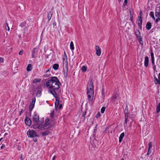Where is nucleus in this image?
Wrapping results in <instances>:
<instances>
[{
	"mask_svg": "<svg viewBox=\"0 0 160 160\" xmlns=\"http://www.w3.org/2000/svg\"><path fill=\"white\" fill-rule=\"evenodd\" d=\"M59 84H61L59 80L56 77H52L51 79L48 80L46 84L47 87L50 89L48 90V92L52 94L56 95L57 93L56 90L59 88Z\"/></svg>",
	"mask_w": 160,
	"mask_h": 160,
	"instance_id": "1",
	"label": "nucleus"
},
{
	"mask_svg": "<svg viewBox=\"0 0 160 160\" xmlns=\"http://www.w3.org/2000/svg\"><path fill=\"white\" fill-rule=\"evenodd\" d=\"M93 84L92 81H90L89 86L87 87V93L88 95V100L90 103H92L94 97Z\"/></svg>",
	"mask_w": 160,
	"mask_h": 160,
	"instance_id": "2",
	"label": "nucleus"
},
{
	"mask_svg": "<svg viewBox=\"0 0 160 160\" xmlns=\"http://www.w3.org/2000/svg\"><path fill=\"white\" fill-rule=\"evenodd\" d=\"M52 125L49 122V118H47L45 120L44 123L42 125L43 129L49 128L52 127Z\"/></svg>",
	"mask_w": 160,
	"mask_h": 160,
	"instance_id": "3",
	"label": "nucleus"
},
{
	"mask_svg": "<svg viewBox=\"0 0 160 160\" xmlns=\"http://www.w3.org/2000/svg\"><path fill=\"white\" fill-rule=\"evenodd\" d=\"M27 134L28 137L31 138L39 137V136L37 134L35 131L34 130H29L27 132Z\"/></svg>",
	"mask_w": 160,
	"mask_h": 160,
	"instance_id": "4",
	"label": "nucleus"
},
{
	"mask_svg": "<svg viewBox=\"0 0 160 160\" xmlns=\"http://www.w3.org/2000/svg\"><path fill=\"white\" fill-rule=\"evenodd\" d=\"M33 123L39 122V116L36 112H34L32 116Z\"/></svg>",
	"mask_w": 160,
	"mask_h": 160,
	"instance_id": "5",
	"label": "nucleus"
},
{
	"mask_svg": "<svg viewBox=\"0 0 160 160\" xmlns=\"http://www.w3.org/2000/svg\"><path fill=\"white\" fill-rule=\"evenodd\" d=\"M34 124L33 125V128L34 129H38L40 130L43 129L41 125L39 123H34Z\"/></svg>",
	"mask_w": 160,
	"mask_h": 160,
	"instance_id": "6",
	"label": "nucleus"
},
{
	"mask_svg": "<svg viewBox=\"0 0 160 160\" xmlns=\"http://www.w3.org/2000/svg\"><path fill=\"white\" fill-rule=\"evenodd\" d=\"M68 65H65V68H63L64 75L65 78H67L68 77Z\"/></svg>",
	"mask_w": 160,
	"mask_h": 160,
	"instance_id": "7",
	"label": "nucleus"
},
{
	"mask_svg": "<svg viewBox=\"0 0 160 160\" xmlns=\"http://www.w3.org/2000/svg\"><path fill=\"white\" fill-rule=\"evenodd\" d=\"M25 123L26 125L30 126L31 124L32 121L29 118L26 117L25 119Z\"/></svg>",
	"mask_w": 160,
	"mask_h": 160,
	"instance_id": "8",
	"label": "nucleus"
},
{
	"mask_svg": "<svg viewBox=\"0 0 160 160\" xmlns=\"http://www.w3.org/2000/svg\"><path fill=\"white\" fill-rule=\"evenodd\" d=\"M63 66H64V64L68 65L67 56L65 51L64 52V57L63 58Z\"/></svg>",
	"mask_w": 160,
	"mask_h": 160,
	"instance_id": "9",
	"label": "nucleus"
},
{
	"mask_svg": "<svg viewBox=\"0 0 160 160\" xmlns=\"http://www.w3.org/2000/svg\"><path fill=\"white\" fill-rule=\"evenodd\" d=\"M154 82L155 84H160V73L158 75V78L154 76Z\"/></svg>",
	"mask_w": 160,
	"mask_h": 160,
	"instance_id": "10",
	"label": "nucleus"
},
{
	"mask_svg": "<svg viewBox=\"0 0 160 160\" xmlns=\"http://www.w3.org/2000/svg\"><path fill=\"white\" fill-rule=\"evenodd\" d=\"M119 97V95L118 94L117 92L112 97V101L114 102L116 100H117Z\"/></svg>",
	"mask_w": 160,
	"mask_h": 160,
	"instance_id": "11",
	"label": "nucleus"
},
{
	"mask_svg": "<svg viewBox=\"0 0 160 160\" xmlns=\"http://www.w3.org/2000/svg\"><path fill=\"white\" fill-rule=\"evenodd\" d=\"M37 52L38 50L36 48H34L32 50V56L33 58H34L36 57V55L37 54Z\"/></svg>",
	"mask_w": 160,
	"mask_h": 160,
	"instance_id": "12",
	"label": "nucleus"
},
{
	"mask_svg": "<svg viewBox=\"0 0 160 160\" xmlns=\"http://www.w3.org/2000/svg\"><path fill=\"white\" fill-rule=\"evenodd\" d=\"M96 54L98 56H100L101 54V48L98 46H96Z\"/></svg>",
	"mask_w": 160,
	"mask_h": 160,
	"instance_id": "13",
	"label": "nucleus"
},
{
	"mask_svg": "<svg viewBox=\"0 0 160 160\" xmlns=\"http://www.w3.org/2000/svg\"><path fill=\"white\" fill-rule=\"evenodd\" d=\"M53 8H52L50 11L48 13V21H50L51 19L52 13L53 12Z\"/></svg>",
	"mask_w": 160,
	"mask_h": 160,
	"instance_id": "14",
	"label": "nucleus"
},
{
	"mask_svg": "<svg viewBox=\"0 0 160 160\" xmlns=\"http://www.w3.org/2000/svg\"><path fill=\"white\" fill-rule=\"evenodd\" d=\"M52 95L55 98L56 102L55 103H56V104L57 105V107L58 108L59 103V98L57 96V94H56V95H55L54 94Z\"/></svg>",
	"mask_w": 160,
	"mask_h": 160,
	"instance_id": "15",
	"label": "nucleus"
},
{
	"mask_svg": "<svg viewBox=\"0 0 160 160\" xmlns=\"http://www.w3.org/2000/svg\"><path fill=\"white\" fill-rule=\"evenodd\" d=\"M138 42L140 44L142 45L143 43V41L142 40V38L141 36V34H138V35H136Z\"/></svg>",
	"mask_w": 160,
	"mask_h": 160,
	"instance_id": "16",
	"label": "nucleus"
},
{
	"mask_svg": "<svg viewBox=\"0 0 160 160\" xmlns=\"http://www.w3.org/2000/svg\"><path fill=\"white\" fill-rule=\"evenodd\" d=\"M149 58L148 56H146L145 58V60L144 62V66L147 67L148 66Z\"/></svg>",
	"mask_w": 160,
	"mask_h": 160,
	"instance_id": "17",
	"label": "nucleus"
},
{
	"mask_svg": "<svg viewBox=\"0 0 160 160\" xmlns=\"http://www.w3.org/2000/svg\"><path fill=\"white\" fill-rule=\"evenodd\" d=\"M124 136H125V133L124 132H122L120 136V137H119V143H121L122 142V139L123 138V137H124Z\"/></svg>",
	"mask_w": 160,
	"mask_h": 160,
	"instance_id": "18",
	"label": "nucleus"
},
{
	"mask_svg": "<svg viewBox=\"0 0 160 160\" xmlns=\"http://www.w3.org/2000/svg\"><path fill=\"white\" fill-rule=\"evenodd\" d=\"M152 24L151 23L149 22H148L146 25V28L148 30H149L151 28Z\"/></svg>",
	"mask_w": 160,
	"mask_h": 160,
	"instance_id": "19",
	"label": "nucleus"
},
{
	"mask_svg": "<svg viewBox=\"0 0 160 160\" xmlns=\"http://www.w3.org/2000/svg\"><path fill=\"white\" fill-rule=\"evenodd\" d=\"M50 131L48 130H47L44 132L41 133V134L42 136H47L50 133Z\"/></svg>",
	"mask_w": 160,
	"mask_h": 160,
	"instance_id": "20",
	"label": "nucleus"
},
{
	"mask_svg": "<svg viewBox=\"0 0 160 160\" xmlns=\"http://www.w3.org/2000/svg\"><path fill=\"white\" fill-rule=\"evenodd\" d=\"M32 69V65L31 64H29L28 65L27 68V71H30Z\"/></svg>",
	"mask_w": 160,
	"mask_h": 160,
	"instance_id": "21",
	"label": "nucleus"
},
{
	"mask_svg": "<svg viewBox=\"0 0 160 160\" xmlns=\"http://www.w3.org/2000/svg\"><path fill=\"white\" fill-rule=\"evenodd\" d=\"M160 12V7H157L155 12V15L156 16H157V14H158Z\"/></svg>",
	"mask_w": 160,
	"mask_h": 160,
	"instance_id": "22",
	"label": "nucleus"
},
{
	"mask_svg": "<svg viewBox=\"0 0 160 160\" xmlns=\"http://www.w3.org/2000/svg\"><path fill=\"white\" fill-rule=\"evenodd\" d=\"M138 24H142V19L141 17H138Z\"/></svg>",
	"mask_w": 160,
	"mask_h": 160,
	"instance_id": "23",
	"label": "nucleus"
},
{
	"mask_svg": "<svg viewBox=\"0 0 160 160\" xmlns=\"http://www.w3.org/2000/svg\"><path fill=\"white\" fill-rule=\"evenodd\" d=\"M59 67V65L58 64H54L52 68L55 70H57Z\"/></svg>",
	"mask_w": 160,
	"mask_h": 160,
	"instance_id": "24",
	"label": "nucleus"
},
{
	"mask_svg": "<svg viewBox=\"0 0 160 160\" xmlns=\"http://www.w3.org/2000/svg\"><path fill=\"white\" fill-rule=\"evenodd\" d=\"M125 116H126L127 117V116H128V108L127 106H126L125 109Z\"/></svg>",
	"mask_w": 160,
	"mask_h": 160,
	"instance_id": "25",
	"label": "nucleus"
},
{
	"mask_svg": "<svg viewBox=\"0 0 160 160\" xmlns=\"http://www.w3.org/2000/svg\"><path fill=\"white\" fill-rule=\"evenodd\" d=\"M4 27L6 30L8 31H9L10 30L8 26V25L7 21H6L5 22V24L4 25Z\"/></svg>",
	"mask_w": 160,
	"mask_h": 160,
	"instance_id": "26",
	"label": "nucleus"
},
{
	"mask_svg": "<svg viewBox=\"0 0 160 160\" xmlns=\"http://www.w3.org/2000/svg\"><path fill=\"white\" fill-rule=\"evenodd\" d=\"M41 91L39 90H38L37 91L36 95L37 97H39L41 95Z\"/></svg>",
	"mask_w": 160,
	"mask_h": 160,
	"instance_id": "27",
	"label": "nucleus"
},
{
	"mask_svg": "<svg viewBox=\"0 0 160 160\" xmlns=\"http://www.w3.org/2000/svg\"><path fill=\"white\" fill-rule=\"evenodd\" d=\"M157 112L158 113L160 111V102H159L156 107Z\"/></svg>",
	"mask_w": 160,
	"mask_h": 160,
	"instance_id": "28",
	"label": "nucleus"
},
{
	"mask_svg": "<svg viewBox=\"0 0 160 160\" xmlns=\"http://www.w3.org/2000/svg\"><path fill=\"white\" fill-rule=\"evenodd\" d=\"M70 48L72 50H73L74 49L73 42L71 41L70 43Z\"/></svg>",
	"mask_w": 160,
	"mask_h": 160,
	"instance_id": "29",
	"label": "nucleus"
},
{
	"mask_svg": "<svg viewBox=\"0 0 160 160\" xmlns=\"http://www.w3.org/2000/svg\"><path fill=\"white\" fill-rule=\"evenodd\" d=\"M41 81L40 79L36 78L33 81V83H37L38 82H39Z\"/></svg>",
	"mask_w": 160,
	"mask_h": 160,
	"instance_id": "30",
	"label": "nucleus"
},
{
	"mask_svg": "<svg viewBox=\"0 0 160 160\" xmlns=\"http://www.w3.org/2000/svg\"><path fill=\"white\" fill-rule=\"evenodd\" d=\"M150 16L154 20H155V17L154 16V12H151L150 14H149Z\"/></svg>",
	"mask_w": 160,
	"mask_h": 160,
	"instance_id": "31",
	"label": "nucleus"
},
{
	"mask_svg": "<svg viewBox=\"0 0 160 160\" xmlns=\"http://www.w3.org/2000/svg\"><path fill=\"white\" fill-rule=\"evenodd\" d=\"M34 107V104H31L29 107V111L31 112Z\"/></svg>",
	"mask_w": 160,
	"mask_h": 160,
	"instance_id": "32",
	"label": "nucleus"
},
{
	"mask_svg": "<svg viewBox=\"0 0 160 160\" xmlns=\"http://www.w3.org/2000/svg\"><path fill=\"white\" fill-rule=\"evenodd\" d=\"M81 70L83 72H86L87 70V68L85 66H83L82 67Z\"/></svg>",
	"mask_w": 160,
	"mask_h": 160,
	"instance_id": "33",
	"label": "nucleus"
},
{
	"mask_svg": "<svg viewBox=\"0 0 160 160\" xmlns=\"http://www.w3.org/2000/svg\"><path fill=\"white\" fill-rule=\"evenodd\" d=\"M148 150H150L151 149L152 147V142H149L148 144Z\"/></svg>",
	"mask_w": 160,
	"mask_h": 160,
	"instance_id": "34",
	"label": "nucleus"
},
{
	"mask_svg": "<svg viewBox=\"0 0 160 160\" xmlns=\"http://www.w3.org/2000/svg\"><path fill=\"white\" fill-rule=\"evenodd\" d=\"M26 24V22H22L21 23L20 26L22 28V27H24L25 26Z\"/></svg>",
	"mask_w": 160,
	"mask_h": 160,
	"instance_id": "35",
	"label": "nucleus"
},
{
	"mask_svg": "<svg viewBox=\"0 0 160 160\" xmlns=\"http://www.w3.org/2000/svg\"><path fill=\"white\" fill-rule=\"evenodd\" d=\"M54 110L52 111L50 113V117L51 118H52L54 117Z\"/></svg>",
	"mask_w": 160,
	"mask_h": 160,
	"instance_id": "36",
	"label": "nucleus"
},
{
	"mask_svg": "<svg viewBox=\"0 0 160 160\" xmlns=\"http://www.w3.org/2000/svg\"><path fill=\"white\" fill-rule=\"evenodd\" d=\"M44 118H42L40 120H39V122L40 124L42 125L44 122Z\"/></svg>",
	"mask_w": 160,
	"mask_h": 160,
	"instance_id": "37",
	"label": "nucleus"
},
{
	"mask_svg": "<svg viewBox=\"0 0 160 160\" xmlns=\"http://www.w3.org/2000/svg\"><path fill=\"white\" fill-rule=\"evenodd\" d=\"M105 108L104 107H102V108H101V112L102 113H103L105 111Z\"/></svg>",
	"mask_w": 160,
	"mask_h": 160,
	"instance_id": "38",
	"label": "nucleus"
},
{
	"mask_svg": "<svg viewBox=\"0 0 160 160\" xmlns=\"http://www.w3.org/2000/svg\"><path fill=\"white\" fill-rule=\"evenodd\" d=\"M36 101V98H32V102L31 104H34V105H35V103Z\"/></svg>",
	"mask_w": 160,
	"mask_h": 160,
	"instance_id": "39",
	"label": "nucleus"
},
{
	"mask_svg": "<svg viewBox=\"0 0 160 160\" xmlns=\"http://www.w3.org/2000/svg\"><path fill=\"white\" fill-rule=\"evenodd\" d=\"M151 59H154V54H153L152 52H151Z\"/></svg>",
	"mask_w": 160,
	"mask_h": 160,
	"instance_id": "40",
	"label": "nucleus"
},
{
	"mask_svg": "<svg viewBox=\"0 0 160 160\" xmlns=\"http://www.w3.org/2000/svg\"><path fill=\"white\" fill-rule=\"evenodd\" d=\"M100 113L99 112L96 115L95 117L97 118H98L100 116Z\"/></svg>",
	"mask_w": 160,
	"mask_h": 160,
	"instance_id": "41",
	"label": "nucleus"
},
{
	"mask_svg": "<svg viewBox=\"0 0 160 160\" xmlns=\"http://www.w3.org/2000/svg\"><path fill=\"white\" fill-rule=\"evenodd\" d=\"M142 14L143 13L142 11L140 10L139 11V16H138V17H141V18H142Z\"/></svg>",
	"mask_w": 160,
	"mask_h": 160,
	"instance_id": "42",
	"label": "nucleus"
},
{
	"mask_svg": "<svg viewBox=\"0 0 160 160\" xmlns=\"http://www.w3.org/2000/svg\"><path fill=\"white\" fill-rule=\"evenodd\" d=\"M127 2H128L127 0H124V2L123 4V6H126L127 5Z\"/></svg>",
	"mask_w": 160,
	"mask_h": 160,
	"instance_id": "43",
	"label": "nucleus"
},
{
	"mask_svg": "<svg viewBox=\"0 0 160 160\" xmlns=\"http://www.w3.org/2000/svg\"><path fill=\"white\" fill-rule=\"evenodd\" d=\"M125 120L124 123H125L126 124L127 123V121H128L127 120H128V117L127 116V117L126 116H125Z\"/></svg>",
	"mask_w": 160,
	"mask_h": 160,
	"instance_id": "44",
	"label": "nucleus"
},
{
	"mask_svg": "<svg viewBox=\"0 0 160 160\" xmlns=\"http://www.w3.org/2000/svg\"><path fill=\"white\" fill-rule=\"evenodd\" d=\"M135 34L136 35H138V34H141L140 32L138 30H137L135 32Z\"/></svg>",
	"mask_w": 160,
	"mask_h": 160,
	"instance_id": "45",
	"label": "nucleus"
},
{
	"mask_svg": "<svg viewBox=\"0 0 160 160\" xmlns=\"http://www.w3.org/2000/svg\"><path fill=\"white\" fill-rule=\"evenodd\" d=\"M86 112H83V113L82 114V117H83L84 118H85V116L86 114Z\"/></svg>",
	"mask_w": 160,
	"mask_h": 160,
	"instance_id": "46",
	"label": "nucleus"
},
{
	"mask_svg": "<svg viewBox=\"0 0 160 160\" xmlns=\"http://www.w3.org/2000/svg\"><path fill=\"white\" fill-rule=\"evenodd\" d=\"M151 62H152V66L155 65V63H154V59H151Z\"/></svg>",
	"mask_w": 160,
	"mask_h": 160,
	"instance_id": "47",
	"label": "nucleus"
},
{
	"mask_svg": "<svg viewBox=\"0 0 160 160\" xmlns=\"http://www.w3.org/2000/svg\"><path fill=\"white\" fill-rule=\"evenodd\" d=\"M15 147L16 148H17L18 149V150H20L21 149V147H20L18 145H16Z\"/></svg>",
	"mask_w": 160,
	"mask_h": 160,
	"instance_id": "48",
	"label": "nucleus"
},
{
	"mask_svg": "<svg viewBox=\"0 0 160 160\" xmlns=\"http://www.w3.org/2000/svg\"><path fill=\"white\" fill-rule=\"evenodd\" d=\"M133 16H131V17H130V19L132 23L133 22Z\"/></svg>",
	"mask_w": 160,
	"mask_h": 160,
	"instance_id": "49",
	"label": "nucleus"
},
{
	"mask_svg": "<svg viewBox=\"0 0 160 160\" xmlns=\"http://www.w3.org/2000/svg\"><path fill=\"white\" fill-rule=\"evenodd\" d=\"M23 53V51L22 50L20 51L19 52V55H22Z\"/></svg>",
	"mask_w": 160,
	"mask_h": 160,
	"instance_id": "50",
	"label": "nucleus"
},
{
	"mask_svg": "<svg viewBox=\"0 0 160 160\" xmlns=\"http://www.w3.org/2000/svg\"><path fill=\"white\" fill-rule=\"evenodd\" d=\"M151 151H148V152L147 153V154L148 155L151 153Z\"/></svg>",
	"mask_w": 160,
	"mask_h": 160,
	"instance_id": "51",
	"label": "nucleus"
},
{
	"mask_svg": "<svg viewBox=\"0 0 160 160\" xmlns=\"http://www.w3.org/2000/svg\"><path fill=\"white\" fill-rule=\"evenodd\" d=\"M5 147V145L4 144H2V146L1 147V149H3V148H4Z\"/></svg>",
	"mask_w": 160,
	"mask_h": 160,
	"instance_id": "52",
	"label": "nucleus"
},
{
	"mask_svg": "<svg viewBox=\"0 0 160 160\" xmlns=\"http://www.w3.org/2000/svg\"><path fill=\"white\" fill-rule=\"evenodd\" d=\"M153 69L154 71H155L156 70V66L155 65H154L153 66Z\"/></svg>",
	"mask_w": 160,
	"mask_h": 160,
	"instance_id": "53",
	"label": "nucleus"
},
{
	"mask_svg": "<svg viewBox=\"0 0 160 160\" xmlns=\"http://www.w3.org/2000/svg\"><path fill=\"white\" fill-rule=\"evenodd\" d=\"M3 59L2 58H0V62H3Z\"/></svg>",
	"mask_w": 160,
	"mask_h": 160,
	"instance_id": "54",
	"label": "nucleus"
},
{
	"mask_svg": "<svg viewBox=\"0 0 160 160\" xmlns=\"http://www.w3.org/2000/svg\"><path fill=\"white\" fill-rule=\"evenodd\" d=\"M129 13L130 17H131V16H133V14L132 13L131 11L130 10H129Z\"/></svg>",
	"mask_w": 160,
	"mask_h": 160,
	"instance_id": "55",
	"label": "nucleus"
},
{
	"mask_svg": "<svg viewBox=\"0 0 160 160\" xmlns=\"http://www.w3.org/2000/svg\"><path fill=\"white\" fill-rule=\"evenodd\" d=\"M53 27L56 25V23L55 21L53 22Z\"/></svg>",
	"mask_w": 160,
	"mask_h": 160,
	"instance_id": "56",
	"label": "nucleus"
},
{
	"mask_svg": "<svg viewBox=\"0 0 160 160\" xmlns=\"http://www.w3.org/2000/svg\"><path fill=\"white\" fill-rule=\"evenodd\" d=\"M138 26H139L140 28L142 30V24H138Z\"/></svg>",
	"mask_w": 160,
	"mask_h": 160,
	"instance_id": "57",
	"label": "nucleus"
},
{
	"mask_svg": "<svg viewBox=\"0 0 160 160\" xmlns=\"http://www.w3.org/2000/svg\"><path fill=\"white\" fill-rule=\"evenodd\" d=\"M62 107V104H60L59 106V108L61 109Z\"/></svg>",
	"mask_w": 160,
	"mask_h": 160,
	"instance_id": "58",
	"label": "nucleus"
},
{
	"mask_svg": "<svg viewBox=\"0 0 160 160\" xmlns=\"http://www.w3.org/2000/svg\"><path fill=\"white\" fill-rule=\"evenodd\" d=\"M22 111H23V109H22L21 110V111L19 112V116H21L22 113Z\"/></svg>",
	"mask_w": 160,
	"mask_h": 160,
	"instance_id": "59",
	"label": "nucleus"
},
{
	"mask_svg": "<svg viewBox=\"0 0 160 160\" xmlns=\"http://www.w3.org/2000/svg\"><path fill=\"white\" fill-rule=\"evenodd\" d=\"M56 158V156L54 155L52 158V160H55Z\"/></svg>",
	"mask_w": 160,
	"mask_h": 160,
	"instance_id": "60",
	"label": "nucleus"
},
{
	"mask_svg": "<svg viewBox=\"0 0 160 160\" xmlns=\"http://www.w3.org/2000/svg\"><path fill=\"white\" fill-rule=\"evenodd\" d=\"M20 159H21V160H23L22 155V154L21 155V156H20Z\"/></svg>",
	"mask_w": 160,
	"mask_h": 160,
	"instance_id": "61",
	"label": "nucleus"
},
{
	"mask_svg": "<svg viewBox=\"0 0 160 160\" xmlns=\"http://www.w3.org/2000/svg\"><path fill=\"white\" fill-rule=\"evenodd\" d=\"M102 94L104 95V89H102Z\"/></svg>",
	"mask_w": 160,
	"mask_h": 160,
	"instance_id": "62",
	"label": "nucleus"
},
{
	"mask_svg": "<svg viewBox=\"0 0 160 160\" xmlns=\"http://www.w3.org/2000/svg\"><path fill=\"white\" fill-rule=\"evenodd\" d=\"M37 138H35L33 139V141L35 142H36L37 141Z\"/></svg>",
	"mask_w": 160,
	"mask_h": 160,
	"instance_id": "63",
	"label": "nucleus"
},
{
	"mask_svg": "<svg viewBox=\"0 0 160 160\" xmlns=\"http://www.w3.org/2000/svg\"><path fill=\"white\" fill-rule=\"evenodd\" d=\"M157 17L158 18V19H159V20L160 21V16H157Z\"/></svg>",
	"mask_w": 160,
	"mask_h": 160,
	"instance_id": "64",
	"label": "nucleus"
}]
</instances>
